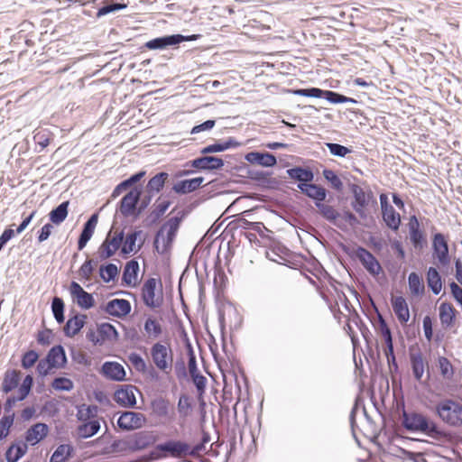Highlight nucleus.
I'll return each mask as SVG.
<instances>
[{
	"label": "nucleus",
	"mask_w": 462,
	"mask_h": 462,
	"mask_svg": "<svg viewBox=\"0 0 462 462\" xmlns=\"http://www.w3.org/2000/svg\"><path fill=\"white\" fill-rule=\"evenodd\" d=\"M100 430V423L97 420H90L78 427V434L82 439H88L96 435Z\"/></svg>",
	"instance_id": "nucleus-44"
},
{
	"label": "nucleus",
	"mask_w": 462,
	"mask_h": 462,
	"mask_svg": "<svg viewBox=\"0 0 462 462\" xmlns=\"http://www.w3.org/2000/svg\"><path fill=\"white\" fill-rule=\"evenodd\" d=\"M210 439H211V438H210L209 433L205 431V430H201V439H200V441L198 444L194 445L191 448V450L189 452V456L197 457L201 452L205 451L206 450V444H208L210 441Z\"/></svg>",
	"instance_id": "nucleus-54"
},
{
	"label": "nucleus",
	"mask_w": 462,
	"mask_h": 462,
	"mask_svg": "<svg viewBox=\"0 0 462 462\" xmlns=\"http://www.w3.org/2000/svg\"><path fill=\"white\" fill-rule=\"evenodd\" d=\"M409 289L413 295H421L424 292V284L420 276L416 273H411L408 277Z\"/></svg>",
	"instance_id": "nucleus-49"
},
{
	"label": "nucleus",
	"mask_w": 462,
	"mask_h": 462,
	"mask_svg": "<svg viewBox=\"0 0 462 462\" xmlns=\"http://www.w3.org/2000/svg\"><path fill=\"white\" fill-rule=\"evenodd\" d=\"M151 408L152 412L160 418H168L170 411V402L168 400L159 397L152 401Z\"/></svg>",
	"instance_id": "nucleus-43"
},
{
	"label": "nucleus",
	"mask_w": 462,
	"mask_h": 462,
	"mask_svg": "<svg viewBox=\"0 0 462 462\" xmlns=\"http://www.w3.org/2000/svg\"><path fill=\"white\" fill-rule=\"evenodd\" d=\"M319 214L329 223L335 225L340 229H343V225L339 220L341 214L331 205L326 204L325 201H321L320 204L316 206Z\"/></svg>",
	"instance_id": "nucleus-22"
},
{
	"label": "nucleus",
	"mask_w": 462,
	"mask_h": 462,
	"mask_svg": "<svg viewBox=\"0 0 462 462\" xmlns=\"http://www.w3.org/2000/svg\"><path fill=\"white\" fill-rule=\"evenodd\" d=\"M69 291L74 300H76L77 304L81 309L88 310L94 307L95 300L93 295L84 291L78 282H71Z\"/></svg>",
	"instance_id": "nucleus-14"
},
{
	"label": "nucleus",
	"mask_w": 462,
	"mask_h": 462,
	"mask_svg": "<svg viewBox=\"0 0 462 462\" xmlns=\"http://www.w3.org/2000/svg\"><path fill=\"white\" fill-rule=\"evenodd\" d=\"M191 410V402L189 397L188 395L182 394L180 395L178 402V411L183 416L187 417Z\"/></svg>",
	"instance_id": "nucleus-59"
},
{
	"label": "nucleus",
	"mask_w": 462,
	"mask_h": 462,
	"mask_svg": "<svg viewBox=\"0 0 462 462\" xmlns=\"http://www.w3.org/2000/svg\"><path fill=\"white\" fill-rule=\"evenodd\" d=\"M330 91L331 90H324L319 88H297L291 90V92L295 96L323 98L328 102L330 97Z\"/></svg>",
	"instance_id": "nucleus-36"
},
{
	"label": "nucleus",
	"mask_w": 462,
	"mask_h": 462,
	"mask_svg": "<svg viewBox=\"0 0 462 462\" xmlns=\"http://www.w3.org/2000/svg\"><path fill=\"white\" fill-rule=\"evenodd\" d=\"M203 181V177L183 180L175 183L172 189L178 194H188L198 189Z\"/></svg>",
	"instance_id": "nucleus-30"
},
{
	"label": "nucleus",
	"mask_w": 462,
	"mask_h": 462,
	"mask_svg": "<svg viewBox=\"0 0 462 462\" xmlns=\"http://www.w3.org/2000/svg\"><path fill=\"white\" fill-rule=\"evenodd\" d=\"M73 448L68 444L60 445L51 457L50 462H64L71 456Z\"/></svg>",
	"instance_id": "nucleus-47"
},
{
	"label": "nucleus",
	"mask_w": 462,
	"mask_h": 462,
	"mask_svg": "<svg viewBox=\"0 0 462 462\" xmlns=\"http://www.w3.org/2000/svg\"><path fill=\"white\" fill-rule=\"evenodd\" d=\"M146 171H140L132 176H130L128 179L121 181L113 190L112 197L116 198L119 196L124 190H126L130 187L136 184L138 181L142 180L143 177H144Z\"/></svg>",
	"instance_id": "nucleus-39"
},
{
	"label": "nucleus",
	"mask_w": 462,
	"mask_h": 462,
	"mask_svg": "<svg viewBox=\"0 0 462 462\" xmlns=\"http://www.w3.org/2000/svg\"><path fill=\"white\" fill-rule=\"evenodd\" d=\"M342 250L349 257L358 259L370 274L378 275L383 271L378 260L365 247L342 245Z\"/></svg>",
	"instance_id": "nucleus-4"
},
{
	"label": "nucleus",
	"mask_w": 462,
	"mask_h": 462,
	"mask_svg": "<svg viewBox=\"0 0 462 462\" xmlns=\"http://www.w3.org/2000/svg\"><path fill=\"white\" fill-rule=\"evenodd\" d=\"M169 178V174L165 171H161L155 174L149 180L146 184L145 191L151 195L159 193L164 187L166 180Z\"/></svg>",
	"instance_id": "nucleus-34"
},
{
	"label": "nucleus",
	"mask_w": 462,
	"mask_h": 462,
	"mask_svg": "<svg viewBox=\"0 0 462 462\" xmlns=\"http://www.w3.org/2000/svg\"><path fill=\"white\" fill-rule=\"evenodd\" d=\"M449 287H450L453 298L462 308V288L455 282H451L449 284Z\"/></svg>",
	"instance_id": "nucleus-64"
},
{
	"label": "nucleus",
	"mask_w": 462,
	"mask_h": 462,
	"mask_svg": "<svg viewBox=\"0 0 462 462\" xmlns=\"http://www.w3.org/2000/svg\"><path fill=\"white\" fill-rule=\"evenodd\" d=\"M64 308L65 304L61 298L60 297H54L51 301V310L54 316V319L59 324H61L64 322L65 317H64Z\"/></svg>",
	"instance_id": "nucleus-51"
},
{
	"label": "nucleus",
	"mask_w": 462,
	"mask_h": 462,
	"mask_svg": "<svg viewBox=\"0 0 462 462\" xmlns=\"http://www.w3.org/2000/svg\"><path fill=\"white\" fill-rule=\"evenodd\" d=\"M191 377L192 383H194L197 392L199 396H202L206 390L207 378L201 374L200 373L198 374H194Z\"/></svg>",
	"instance_id": "nucleus-61"
},
{
	"label": "nucleus",
	"mask_w": 462,
	"mask_h": 462,
	"mask_svg": "<svg viewBox=\"0 0 462 462\" xmlns=\"http://www.w3.org/2000/svg\"><path fill=\"white\" fill-rule=\"evenodd\" d=\"M101 371L103 374L113 381L122 382L125 380V371L122 365L116 362H105Z\"/></svg>",
	"instance_id": "nucleus-24"
},
{
	"label": "nucleus",
	"mask_w": 462,
	"mask_h": 462,
	"mask_svg": "<svg viewBox=\"0 0 462 462\" xmlns=\"http://www.w3.org/2000/svg\"><path fill=\"white\" fill-rule=\"evenodd\" d=\"M139 269V263L135 259L127 262L123 271L122 284L132 287L135 286Z\"/></svg>",
	"instance_id": "nucleus-26"
},
{
	"label": "nucleus",
	"mask_w": 462,
	"mask_h": 462,
	"mask_svg": "<svg viewBox=\"0 0 462 462\" xmlns=\"http://www.w3.org/2000/svg\"><path fill=\"white\" fill-rule=\"evenodd\" d=\"M105 310L114 317H125L131 312V304L127 300L115 299L106 303Z\"/></svg>",
	"instance_id": "nucleus-21"
},
{
	"label": "nucleus",
	"mask_w": 462,
	"mask_h": 462,
	"mask_svg": "<svg viewBox=\"0 0 462 462\" xmlns=\"http://www.w3.org/2000/svg\"><path fill=\"white\" fill-rule=\"evenodd\" d=\"M300 191L312 199L315 206L320 204L321 201H325L328 195V190L324 187L312 182L300 184Z\"/></svg>",
	"instance_id": "nucleus-16"
},
{
	"label": "nucleus",
	"mask_w": 462,
	"mask_h": 462,
	"mask_svg": "<svg viewBox=\"0 0 462 462\" xmlns=\"http://www.w3.org/2000/svg\"><path fill=\"white\" fill-rule=\"evenodd\" d=\"M49 432V427L46 423L38 422L30 427L24 435L25 443L35 446L46 438Z\"/></svg>",
	"instance_id": "nucleus-20"
},
{
	"label": "nucleus",
	"mask_w": 462,
	"mask_h": 462,
	"mask_svg": "<svg viewBox=\"0 0 462 462\" xmlns=\"http://www.w3.org/2000/svg\"><path fill=\"white\" fill-rule=\"evenodd\" d=\"M432 411L441 421L450 427L462 425V404L457 401L442 399L434 405Z\"/></svg>",
	"instance_id": "nucleus-3"
},
{
	"label": "nucleus",
	"mask_w": 462,
	"mask_h": 462,
	"mask_svg": "<svg viewBox=\"0 0 462 462\" xmlns=\"http://www.w3.org/2000/svg\"><path fill=\"white\" fill-rule=\"evenodd\" d=\"M46 358L51 366L55 368H62L67 363L66 353L61 345L52 346L48 352Z\"/></svg>",
	"instance_id": "nucleus-28"
},
{
	"label": "nucleus",
	"mask_w": 462,
	"mask_h": 462,
	"mask_svg": "<svg viewBox=\"0 0 462 462\" xmlns=\"http://www.w3.org/2000/svg\"><path fill=\"white\" fill-rule=\"evenodd\" d=\"M393 310L402 324L407 323L410 319V311L406 300L402 296L392 298Z\"/></svg>",
	"instance_id": "nucleus-29"
},
{
	"label": "nucleus",
	"mask_w": 462,
	"mask_h": 462,
	"mask_svg": "<svg viewBox=\"0 0 462 462\" xmlns=\"http://www.w3.org/2000/svg\"><path fill=\"white\" fill-rule=\"evenodd\" d=\"M97 334L102 339V344L106 341H117L118 332L116 328L110 323H101L97 326Z\"/></svg>",
	"instance_id": "nucleus-42"
},
{
	"label": "nucleus",
	"mask_w": 462,
	"mask_h": 462,
	"mask_svg": "<svg viewBox=\"0 0 462 462\" xmlns=\"http://www.w3.org/2000/svg\"><path fill=\"white\" fill-rule=\"evenodd\" d=\"M134 386L128 384L121 386L114 393V400L123 407L133 408L136 405V398L134 393Z\"/></svg>",
	"instance_id": "nucleus-15"
},
{
	"label": "nucleus",
	"mask_w": 462,
	"mask_h": 462,
	"mask_svg": "<svg viewBox=\"0 0 462 462\" xmlns=\"http://www.w3.org/2000/svg\"><path fill=\"white\" fill-rule=\"evenodd\" d=\"M143 329L146 332V334L148 335V337L150 338H153V339L159 337L161 336V334L162 333V325L159 323V321L156 319H154L152 317H149L146 319L144 325H143Z\"/></svg>",
	"instance_id": "nucleus-46"
},
{
	"label": "nucleus",
	"mask_w": 462,
	"mask_h": 462,
	"mask_svg": "<svg viewBox=\"0 0 462 462\" xmlns=\"http://www.w3.org/2000/svg\"><path fill=\"white\" fill-rule=\"evenodd\" d=\"M145 421L143 413L135 411H124L117 420V426L124 430L139 429Z\"/></svg>",
	"instance_id": "nucleus-13"
},
{
	"label": "nucleus",
	"mask_w": 462,
	"mask_h": 462,
	"mask_svg": "<svg viewBox=\"0 0 462 462\" xmlns=\"http://www.w3.org/2000/svg\"><path fill=\"white\" fill-rule=\"evenodd\" d=\"M151 356L155 366L162 372L171 368L172 355L171 349L160 342L153 344L151 347Z\"/></svg>",
	"instance_id": "nucleus-7"
},
{
	"label": "nucleus",
	"mask_w": 462,
	"mask_h": 462,
	"mask_svg": "<svg viewBox=\"0 0 462 462\" xmlns=\"http://www.w3.org/2000/svg\"><path fill=\"white\" fill-rule=\"evenodd\" d=\"M86 319L87 316L84 314H77L69 319L63 328L64 334L69 337L76 336L84 327Z\"/></svg>",
	"instance_id": "nucleus-33"
},
{
	"label": "nucleus",
	"mask_w": 462,
	"mask_h": 462,
	"mask_svg": "<svg viewBox=\"0 0 462 462\" xmlns=\"http://www.w3.org/2000/svg\"><path fill=\"white\" fill-rule=\"evenodd\" d=\"M427 283L428 287L435 295L440 292L442 289L441 276L436 268H429L427 273Z\"/></svg>",
	"instance_id": "nucleus-41"
},
{
	"label": "nucleus",
	"mask_w": 462,
	"mask_h": 462,
	"mask_svg": "<svg viewBox=\"0 0 462 462\" xmlns=\"http://www.w3.org/2000/svg\"><path fill=\"white\" fill-rule=\"evenodd\" d=\"M157 280L155 278H148L142 287V300L143 304L151 309L160 308L163 302L162 292L156 296L155 291Z\"/></svg>",
	"instance_id": "nucleus-8"
},
{
	"label": "nucleus",
	"mask_w": 462,
	"mask_h": 462,
	"mask_svg": "<svg viewBox=\"0 0 462 462\" xmlns=\"http://www.w3.org/2000/svg\"><path fill=\"white\" fill-rule=\"evenodd\" d=\"M126 6L127 5L124 3H118L114 0H107L105 5L97 10V17L99 18L108 14L125 9Z\"/></svg>",
	"instance_id": "nucleus-48"
},
{
	"label": "nucleus",
	"mask_w": 462,
	"mask_h": 462,
	"mask_svg": "<svg viewBox=\"0 0 462 462\" xmlns=\"http://www.w3.org/2000/svg\"><path fill=\"white\" fill-rule=\"evenodd\" d=\"M162 200V196H160L156 202H159L157 205L154 206L153 209L150 212V214L145 218V225L150 226L154 224H156L161 217L164 215V213L167 211L169 207L171 206V202L170 200Z\"/></svg>",
	"instance_id": "nucleus-27"
},
{
	"label": "nucleus",
	"mask_w": 462,
	"mask_h": 462,
	"mask_svg": "<svg viewBox=\"0 0 462 462\" xmlns=\"http://www.w3.org/2000/svg\"><path fill=\"white\" fill-rule=\"evenodd\" d=\"M184 216V212H178L177 216L169 218L157 231L153 246L159 254H163L171 249Z\"/></svg>",
	"instance_id": "nucleus-2"
},
{
	"label": "nucleus",
	"mask_w": 462,
	"mask_h": 462,
	"mask_svg": "<svg viewBox=\"0 0 462 462\" xmlns=\"http://www.w3.org/2000/svg\"><path fill=\"white\" fill-rule=\"evenodd\" d=\"M21 372L15 369L7 370L3 378L2 382V391L5 393H8L14 389H15L20 381Z\"/></svg>",
	"instance_id": "nucleus-35"
},
{
	"label": "nucleus",
	"mask_w": 462,
	"mask_h": 462,
	"mask_svg": "<svg viewBox=\"0 0 462 462\" xmlns=\"http://www.w3.org/2000/svg\"><path fill=\"white\" fill-rule=\"evenodd\" d=\"M129 362L134 367V369L140 373H145L147 370V365L144 359L137 353H130L127 356Z\"/></svg>",
	"instance_id": "nucleus-57"
},
{
	"label": "nucleus",
	"mask_w": 462,
	"mask_h": 462,
	"mask_svg": "<svg viewBox=\"0 0 462 462\" xmlns=\"http://www.w3.org/2000/svg\"><path fill=\"white\" fill-rule=\"evenodd\" d=\"M322 175L324 179L329 182L332 189H334L336 191H342L344 185L341 180V179L338 177V175L330 169H324L322 171Z\"/></svg>",
	"instance_id": "nucleus-50"
},
{
	"label": "nucleus",
	"mask_w": 462,
	"mask_h": 462,
	"mask_svg": "<svg viewBox=\"0 0 462 462\" xmlns=\"http://www.w3.org/2000/svg\"><path fill=\"white\" fill-rule=\"evenodd\" d=\"M288 177L291 180H297V188L300 189V184H308L314 180V172L309 167L295 166L286 171Z\"/></svg>",
	"instance_id": "nucleus-17"
},
{
	"label": "nucleus",
	"mask_w": 462,
	"mask_h": 462,
	"mask_svg": "<svg viewBox=\"0 0 462 462\" xmlns=\"http://www.w3.org/2000/svg\"><path fill=\"white\" fill-rule=\"evenodd\" d=\"M438 363H439V367L441 375L445 379L452 378V376L454 374V369H453V365H451L449 360L447 357L440 356V357H439Z\"/></svg>",
	"instance_id": "nucleus-56"
},
{
	"label": "nucleus",
	"mask_w": 462,
	"mask_h": 462,
	"mask_svg": "<svg viewBox=\"0 0 462 462\" xmlns=\"http://www.w3.org/2000/svg\"><path fill=\"white\" fill-rule=\"evenodd\" d=\"M98 221V214H92L83 225L82 231L78 240V250L81 251L85 248L88 241L91 239Z\"/></svg>",
	"instance_id": "nucleus-18"
},
{
	"label": "nucleus",
	"mask_w": 462,
	"mask_h": 462,
	"mask_svg": "<svg viewBox=\"0 0 462 462\" xmlns=\"http://www.w3.org/2000/svg\"><path fill=\"white\" fill-rule=\"evenodd\" d=\"M348 187L353 195V200L351 201L352 208L361 218H366L367 214L365 212V208L370 204L373 206L377 205L374 193L371 190H368L367 192L365 191L356 183H350Z\"/></svg>",
	"instance_id": "nucleus-5"
},
{
	"label": "nucleus",
	"mask_w": 462,
	"mask_h": 462,
	"mask_svg": "<svg viewBox=\"0 0 462 462\" xmlns=\"http://www.w3.org/2000/svg\"><path fill=\"white\" fill-rule=\"evenodd\" d=\"M188 164L199 171H217L220 170L225 162L222 158L204 154L189 162Z\"/></svg>",
	"instance_id": "nucleus-12"
},
{
	"label": "nucleus",
	"mask_w": 462,
	"mask_h": 462,
	"mask_svg": "<svg viewBox=\"0 0 462 462\" xmlns=\"http://www.w3.org/2000/svg\"><path fill=\"white\" fill-rule=\"evenodd\" d=\"M410 240L415 248H422L425 238L420 227V223L415 215L411 216L408 223Z\"/></svg>",
	"instance_id": "nucleus-23"
},
{
	"label": "nucleus",
	"mask_w": 462,
	"mask_h": 462,
	"mask_svg": "<svg viewBox=\"0 0 462 462\" xmlns=\"http://www.w3.org/2000/svg\"><path fill=\"white\" fill-rule=\"evenodd\" d=\"M329 103L331 104H341V103H351L356 104L357 101L352 97H346L340 93L330 91Z\"/></svg>",
	"instance_id": "nucleus-62"
},
{
	"label": "nucleus",
	"mask_w": 462,
	"mask_h": 462,
	"mask_svg": "<svg viewBox=\"0 0 462 462\" xmlns=\"http://www.w3.org/2000/svg\"><path fill=\"white\" fill-rule=\"evenodd\" d=\"M69 201H63L50 212L49 217L52 224L60 225L66 219L69 213Z\"/></svg>",
	"instance_id": "nucleus-40"
},
{
	"label": "nucleus",
	"mask_w": 462,
	"mask_h": 462,
	"mask_svg": "<svg viewBox=\"0 0 462 462\" xmlns=\"http://www.w3.org/2000/svg\"><path fill=\"white\" fill-rule=\"evenodd\" d=\"M411 369L416 380L420 381L424 373V362L420 352L412 353L410 356Z\"/></svg>",
	"instance_id": "nucleus-45"
},
{
	"label": "nucleus",
	"mask_w": 462,
	"mask_h": 462,
	"mask_svg": "<svg viewBox=\"0 0 462 462\" xmlns=\"http://www.w3.org/2000/svg\"><path fill=\"white\" fill-rule=\"evenodd\" d=\"M92 263L93 260L89 259L86 260L85 263L81 265L79 269V274L82 278H85L87 280L90 279L94 271Z\"/></svg>",
	"instance_id": "nucleus-63"
},
{
	"label": "nucleus",
	"mask_w": 462,
	"mask_h": 462,
	"mask_svg": "<svg viewBox=\"0 0 462 462\" xmlns=\"http://www.w3.org/2000/svg\"><path fill=\"white\" fill-rule=\"evenodd\" d=\"M142 188L135 186L131 189L120 200L118 210L120 214L125 217H136L138 209V203L141 199Z\"/></svg>",
	"instance_id": "nucleus-6"
},
{
	"label": "nucleus",
	"mask_w": 462,
	"mask_h": 462,
	"mask_svg": "<svg viewBox=\"0 0 462 462\" xmlns=\"http://www.w3.org/2000/svg\"><path fill=\"white\" fill-rule=\"evenodd\" d=\"M130 450L135 451L146 448L149 445L148 438L143 433L136 434L133 439H128Z\"/></svg>",
	"instance_id": "nucleus-55"
},
{
	"label": "nucleus",
	"mask_w": 462,
	"mask_h": 462,
	"mask_svg": "<svg viewBox=\"0 0 462 462\" xmlns=\"http://www.w3.org/2000/svg\"><path fill=\"white\" fill-rule=\"evenodd\" d=\"M456 310L455 308L448 302H442L439 306V319L441 324L449 328L453 326L456 318Z\"/></svg>",
	"instance_id": "nucleus-38"
},
{
	"label": "nucleus",
	"mask_w": 462,
	"mask_h": 462,
	"mask_svg": "<svg viewBox=\"0 0 462 462\" xmlns=\"http://www.w3.org/2000/svg\"><path fill=\"white\" fill-rule=\"evenodd\" d=\"M325 145L329 152L336 157L345 158L347 154L352 152V149L337 143H326Z\"/></svg>",
	"instance_id": "nucleus-53"
},
{
	"label": "nucleus",
	"mask_w": 462,
	"mask_h": 462,
	"mask_svg": "<svg viewBox=\"0 0 462 462\" xmlns=\"http://www.w3.org/2000/svg\"><path fill=\"white\" fill-rule=\"evenodd\" d=\"M182 39L181 34L165 35L148 41L145 47L149 50H164L169 46L181 43Z\"/></svg>",
	"instance_id": "nucleus-19"
},
{
	"label": "nucleus",
	"mask_w": 462,
	"mask_h": 462,
	"mask_svg": "<svg viewBox=\"0 0 462 462\" xmlns=\"http://www.w3.org/2000/svg\"><path fill=\"white\" fill-rule=\"evenodd\" d=\"M38 358L39 355L35 350H29L23 355L22 366L28 369L37 362Z\"/></svg>",
	"instance_id": "nucleus-60"
},
{
	"label": "nucleus",
	"mask_w": 462,
	"mask_h": 462,
	"mask_svg": "<svg viewBox=\"0 0 462 462\" xmlns=\"http://www.w3.org/2000/svg\"><path fill=\"white\" fill-rule=\"evenodd\" d=\"M240 146V143L235 138L229 137L227 140L223 142H217L215 143L207 145L200 150L201 154H209L215 152H221L231 148H236Z\"/></svg>",
	"instance_id": "nucleus-31"
},
{
	"label": "nucleus",
	"mask_w": 462,
	"mask_h": 462,
	"mask_svg": "<svg viewBox=\"0 0 462 462\" xmlns=\"http://www.w3.org/2000/svg\"><path fill=\"white\" fill-rule=\"evenodd\" d=\"M142 234L141 230H134L132 233L127 234L125 236V241H123V245L121 247V254H129L131 253H137L142 246L143 245V241H142L137 247L135 246L137 238Z\"/></svg>",
	"instance_id": "nucleus-32"
},
{
	"label": "nucleus",
	"mask_w": 462,
	"mask_h": 462,
	"mask_svg": "<svg viewBox=\"0 0 462 462\" xmlns=\"http://www.w3.org/2000/svg\"><path fill=\"white\" fill-rule=\"evenodd\" d=\"M99 273L102 280L105 282H109L118 275L119 270L115 263H109L106 265H101Z\"/></svg>",
	"instance_id": "nucleus-52"
},
{
	"label": "nucleus",
	"mask_w": 462,
	"mask_h": 462,
	"mask_svg": "<svg viewBox=\"0 0 462 462\" xmlns=\"http://www.w3.org/2000/svg\"><path fill=\"white\" fill-rule=\"evenodd\" d=\"M402 424L410 432H420L434 439L445 436V432L434 420L420 412L403 411Z\"/></svg>",
	"instance_id": "nucleus-1"
},
{
	"label": "nucleus",
	"mask_w": 462,
	"mask_h": 462,
	"mask_svg": "<svg viewBox=\"0 0 462 462\" xmlns=\"http://www.w3.org/2000/svg\"><path fill=\"white\" fill-rule=\"evenodd\" d=\"M27 450V443H13L5 452L6 462H17L21 457H23L26 454Z\"/></svg>",
	"instance_id": "nucleus-37"
},
{
	"label": "nucleus",
	"mask_w": 462,
	"mask_h": 462,
	"mask_svg": "<svg viewBox=\"0 0 462 462\" xmlns=\"http://www.w3.org/2000/svg\"><path fill=\"white\" fill-rule=\"evenodd\" d=\"M245 160L263 167H273L277 164L276 157L270 152H250L245 155Z\"/></svg>",
	"instance_id": "nucleus-25"
},
{
	"label": "nucleus",
	"mask_w": 462,
	"mask_h": 462,
	"mask_svg": "<svg viewBox=\"0 0 462 462\" xmlns=\"http://www.w3.org/2000/svg\"><path fill=\"white\" fill-rule=\"evenodd\" d=\"M156 449L161 452L168 453L173 457H180L182 455H189L191 447L180 440H167L156 446Z\"/></svg>",
	"instance_id": "nucleus-11"
},
{
	"label": "nucleus",
	"mask_w": 462,
	"mask_h": 462,
	"mask_svg": "<svg viewBox=\"0 0 462 462\" xmlns=\"http://www.w3.org/2000/svg\"><path fill=\"white\" fill-rule=\"evenodd\" d=\"M433 255L439 263L444 266L449 264L450 257L448 254V242L441 233H436L432 239Z\"/></svg>",
	"instance_id": "nucleus-10"
},
{
	"label": "nucleus",
	"mask_w": 462,
	"mask_h": 462,
	"mask_svg": "<svg viewBox=\"0 0 462 462\" xmlns=\"http://www.w3.org/2000/svg\"><path fill=\"white\" fill-rule=\"evenodd\" d=\"M51 386L57 391L69 392L73 389L74 383L70 379L60 376L52 381Z\"/></svg>",
	"instance_id": "nucleus-58"
},
{
	"label": "nucleus",
	"mask_w": 462,
	"mask_h": 462,
	"mask_svg": "<svg viewBox=\"0 0 462 462\" xmlns=\"http://www.w3.org/2000/svg\"><path fill=\"white\" fill-rule=\"evenodd\" d=\"M379 199L382 209V216L384 223L389 228L394 231L398 230L401 225L400 214L396 212V210L391 204H389L388 197L385 193H382Z\"/></svg>",
	"instance_id": "nucleus-9"
}]
</instances>
